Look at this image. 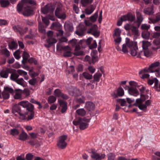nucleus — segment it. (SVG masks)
<instances>
[{"label": "nucleus", "mask_w": 160, "mask_h": 160, "mask_svg": "<svg viewBox=\"0 0 160 160\" xmlns=\"http://www.w3.org/2000/svg\"><path fill=\"white\" fill-rule=\"evenodd\" d=\"M36 4L34 0H22L21 2L17 5V11L19 12L22 11L24 16L28 17L32 15L33 12L32 8L29 5L35 6Z\"/></svg>", "instance_id": "f257e3e1"}, {"label": "nucleus", "mask_w": 160, "mask_h": 160, "mask_svg": "<svg viewBox=\"0 0 160 160\" xmlns=\"http://www.w3.org/2000/svg\"><path fill=\"white\" fill-rule=\"evenodd\" d=\"M136 15L137 19V22H135V23L137 24L136 27H135L133 25L130 24H126L124 26V28L127 31H129L131 30L132 34L134 35V39H136L138 37L139 35L138 33V28L141 22H142L143 18L142 14L139 12H137Z\"/></svg>", "instance_id": "f03ea898"}, {"label": "nucleus", "mask_w": 160, "mask_h": 160, "mask_svg": "<svg viewBox=\"0 0 160 160\" xmlns=\"http://www.w3.org/2000/svg\"><path fill=\"white\" fill-rule=\"evenodd\" d=\"M19 104L24 108H26L27 110L30 112V115L28 116V120L32 119L34 117V105L32 104L28 101H23L20 102Z\"/></svg>", "instance_id": "7ed1b4c3"}, {"label": "nucleus", "mask_w": 160, "mask_h": 160, "mask_svg": "<svg viewBox=\"0 0 160 160\" xmlns=\"http://www.w3.org/2000/svg\"><path fill=\"white\" fill-rule=\"evenodd\" d=\"M126 42L127 46L130 48L131 54L132 56H135L137 55L138 48L136 42L131 41L128 38L126 39Z\"/></svg>", "instance_id": "20e7f679"}, {"label": "nucleus", "mask_w": 160, "mask_h": 160, "mask_svg": "<svg viewBox=\"0 0 160 160\" xmlns=\"http://www.w3.org/2000/svg\"><path fill=\"white\" fill-rule=\"evenodd\" d=\"M72 44L73 47L75 46L74 52V54L76 56L82 55L83 54V52L81 51H80L81 49V47L79 45H77L78 43L76 39H72L69 41Z\"/></svg>", "instance_id": "39448f33"}, {"label": "nucleus", "mask_w": 160, "mask_h": 160, "mask_svg": "<svg viewBox=\"0 0 160 160\" xmlns=\"http://www.w3.org/2000/svg\"><path fill=\"white\" fill-rule=\"evenodd\" d=\"M57 50L60 49L64 51V52L63 53L64 57H70L72 55L71 49L68 46H60L59 44H58L57 46Z\"/></svg>", "instance_id": "423d86ee"}, {"label": "nucleus", "mask_w": 160, "mask_h": 160, "mask_svg": "<svg viewBox=\"0 0 160 160\" xmlns=\"http://www.w3.org/2000/svg\"><path fill=\"white\" fill-rule=\"evenodd\" d=\"M67 138V136L66 135H63L59 137L57 144L58 147L62 149L65 148L67 145V143L66 142Z\"/></svg>", "instance_id": "0eeeda50"}, {"label": "nucleus", "mask_w": 160, "mask_h": 160, "mask_svg": "<svg viewBox=\"0 0 160 160\" xmlns=\"http://www.w3.org/2000/svg\"><path fill=\"white\" fill-rule=\"evenodd\" d=\"M19 103L18 105H15L12 108V112L15 115L17 116V114L15 113L17 112L19 115L20 116H22L24 119H25L26 116L28 114V112H26L24 113H21V108L19 106Z\"/></svg>", "instance_id": "6e6552de"}, {"label": "nucleus", "mask_w": 160, "mask_h": 160, "mask_svg": "<svg viewBox=\"0 0 160 160\" xmlns=\"http://www.w3.org/2000/svg\"><path fill=\"white\" fill-rule=\"evenodd\" d=\"M12 29L16 32H18L21 35H22L26 33L28 29L27 27L23 28L19 25H13Z\"/></svg>", "instance_id": "1a4fd4ad"}, {"label": "nucleus", "mask_w": 160, "mask_h": 160, "mask_svg": "<svg viewBox=\"0 0 160 160\" xmlns=\"http://www.w3.org/2000/svg\"><path fill=\"white\" fill-rule=\"evenodd\" d=\"M160 63L158 61L154 62L152 63L150 66L149 68H147L149 71V72L151 73L153 72H158L160 70L158 69H156V68L159 66Z\"/></svg>", "instance_id": "9d476101"}, {"label": "nucleus", "mask_w": 160, "mask_h": 160, "mask_svg": "<svg viewBox=\"0 0 160 160\" xmlns=\"http://www.w3.org/2000/svg\"><path fill=\"white\" fill-rule=\"evenodd\" d=\"M55 13L56 16L58 18L64 19L66 18V15L65 13L60 8H57L56 9Z\"/></svg>", "instance_id": "9b49d317"}, {"label": "nucleus", "mask_w": 160, "mask_h": 160, "mask_svg": "<svg viewBox=\"0 0 160 160\" xmlns=\"http://www.w3.org/2000/svg\"><path fill=\"white\" fill-rule=\"evenodd\" d=\"M54 8L51 4H48L42 8L41 11L43 13H47L49 12L52 13L53 12Z\"/></svg>", "instance_id": "f8f14e48"}, {"label": "nucleus", "mask_w": 160, "mask_h": 160, "mask_svg": "<svg viewBox=\"0 0 160 160\" xmlns=\"http://www.w3.org/2000/svg\"><path fill=\"white\" fill-rule=\"evenodd\" d=\"M92 154L91 155V157L92 159H95V160H101L104 159L105 157V155L104 154H100L95 152L93 150H92Z\"/></svg>", "instance_id": "ddd939ff"}, {"label": "nucleus", "mask_w": 160, "mask_h": 160, "mask_svg": "<svg viewBox=\"0 0 160 160\" xmlns=\"http://www.w3.org/2000/svg\"><path fill=\"white\" fill-rule=\"evenodd\" d=\"M122 87L125 89L128 90V92L130 95H133L134 96H137L139 95L138 92L136 88L132 87L129 88L128 86L124 87L122 86Z\"/></svg>", "instance_id": "4468645a"}, {"label": "nucleus", "mask_w": 160, "mask_h": 160, "mask_svg": "<svg viewBox=\"0 0 160 160\" xmlns=\"http://www.w3.org/2000/svg\"><path fill=\"white\" fill-rule=\"evenodd\" d=\"M150 72L147 69V68L142 70L139 72V77L142 79L148 78H149L150 75L147 73Z\"/></svg>", "instance_id": "2eb2a0df"}, {"label": "nucleus", "mask_w": 160, "mask_h": 160, "mask_svg": "<svg viewBox=\"0 0 160 160\" xmlns=\"http://www.w3.org/2000/svg\"><path fill=\"white\" fill-rule=\"evenodd\" d=\"M121 19L125 21L128 20L130 22L133 21L135 19V16L133 15L131 13H128L126 15L121 17Z\"/></svg>", "instance_id": "dca6fc26"}, {"label": "nucleus", "mask_w": 160, "mask_h": 160, "mask_svg": "<svg viewBox=\"0 0 160 160\" xmlns=\"http://www.w3.org/2000/svg\"><path fill=\"white\" fill-rule=\"evenodd\" d=\"M59 101L60 106L61 108V112L62 113H64L66 111L67 109V102L62 99L60 100Z\"/></svg>", "instance_id": "f3484780"}, {"label": "nucleus", "mask_w": 160, "mask_h": 160, "mask_svg": "<svg viewBox=\"0 0 160 160\" xmlns=\"http://www.w3.org/2000/svg\"><path fill=\"white\" fill-rule=\"evenodd\" d=\"M52 26L55 28H58L57 30L58 31V33H57V35L58 36H62L63 34V31L60 26V24H58L56 23H53L52 24Z\"/></svg>", "instance_id": "a211bd4d"}, {"label": "nucleus", "mask_w": 160, "mask_h": 160, "mask_svg": "<svg viewBox=\"0 0 160 160\" xmlns=\"http://www.w3.org/2000/svg\"><path fill=\"white\" fill-rule=\"evenodd\" d=\"M95 107V105L92 102L88 101L86 102L85 108L88 111H93L94 110Z\"/></svg>", "instance_id": "6ab92c4d"}, {"label": "nucleus", "mask_w": 160, "mask_h": 160, "mask_svg": "<svg viewBox=\"0 0 160 160\" xmlns=\"http://www.w3.org/2000/svg\"><path fill=\"white\" fill-rule=\"evenodd\" d=\"M47 44H45L44 46L47 48H49L53 45V43L57 42V40L54 38H48L47 40Z\"/></svg>", "instance_id": "aec40b11"}, {"label": "nucleus", "mask_w": 160, "mask_h": 160, "mask_svg": "<svg viewBox=\"0 0 160 160\" xmlns=\"http://www.w3.org/2000/svg\"><path fill=\"white\" fill-rule=\"evenodd\" d=\"M29 54L25 51H24L22 53L23 60L22 61V63L23 66L25 65L26 62L28 59L29 57Z\"/></svg>", "instance_id": "412c9836"}, {"label": "nucleus", "mask_w": 160, "mask_h": 160, "mask_svg": "<svg viewBox=\"0 0 160 160\" xmlns=\"http://www.w3.org/2000/svg\"><path fill=\"white\" fill-rule=\"evenodd\" d=\"M154 29L157 32L152 33L151 35L152 37L157 38L160 36V26H156Z\"/></svg>", "instance_id": "4be33fe9"}, {"label": "nucleus", "mask_w": 160, "mask_h": 160, "mask_svg": "<svg viewBox=\"0 0 160 160\" xmlns=\"http://www.w3.org/2000/svg\"><path fill=\"white\" fill-rule=\"evenodd\" d=\"M144 13L148 15H152L154 13L153 8L152 7L147 8L144 9Z\"/></svg>", "instance_id": "5701e85b"}, {"label": "nucleus", "mask_w": 160, "mask_h": 160, "mask_svg": "<svg viewBox=\"0 0 160 160\" xmlns=\"http://www.w3.org/2000/svg\"><path fill=\"white\" fill-rule=\"evenodd\" d=\"M95 8V7L93 5H91L88 8L85 9V13L88 15L91 14L92 13Z\"/></svg>", "instance_id": "b1692460"}, {"label": "nucleus", "mask_w": 160, "mask_h": 160, "mask_svg": "<svg viewBox=\"0 0 160 160\" xmlns=\"http://www.w3.org/2000/svg\"><path fill=\"white\" fill-rule=\"evenodd\" d=\"M86 28L84 26L79 27V29L75 32V33L79 36L83 35L84 32L85 31Z\"/></svg>", "instance_id": "393cba45"}, {"label": "nucleus", "mask_w": 160, "mask_h": 160, "mask_svg": "<svg viewBox=\"0 0 160 160\" xmlns=\"http://www.w3.org/2000/svg\"><path fill=\"white\" fill-rule=\"evenodd\" d=\"M76 113L78 116H84L86 114V111L83 108H80L76 110Z\"/></svg>", "instance_id": "a878e982"}, {"label": "nucleus", "mask_w": 160, "mask_h": 160, "mask_svg": "<svg viewBox=\"0 0 160 160\" xmlns=\"http://www.w3.org/2000/svg\"><path fill=\"white\" fill-rule=\"evenodd\" d=\"M151 21L153 23H155L160 21V13H156L155 18L150 19Z\"/></svg>", "instance_id": "bb28decb"}, {"label": "nucleus", "mask_w": 160, "mask_h": 160, "mask_svg": "<svg viewBox=\"0 0 160 160\" xmlns=\"http://www.w3.org/2000/svg\"><path fill=\"white\" fill-rule=\"evenodd\" d=\"M64 28L66 30L71 32L72 31L73 28L72 25L70 23H66L64 25Z\"/></svg>", "instance_id": "cd10ccee"}, {"label": "nucleus", "mask_w": 160, "mask_h": 160, "mask_svg": "<svg viewBox=\"0 0 160 160\" xmlns=\"http://www.w3.org/2000/svg\"><path fill=\"white\" fill-rule=\"evenodd\" d=\"M98 16V11L96 12L91 17H89V20L92 22H94L97 20Z\"/></svg>", "instance_id": "c85d7f7f"}, {"label": "nucleus", "mask_w": 160, "mask_h": 160, "mask_svg": "<svg viewBox=\"0 0 160 160\" xmlns=\"http://www.w3.org/2000/svg\"><path fill=\"white\" fill-rule=\"evenodd\" d=\"M153 42L155 45L157 46L156 48H153L154 50H157V49L160 48V38L155 39L153 41Z\"/></svg>", "instance_id": "c756f323"}, {"label": "nucleus", "mask_w": 160, "mask_h": 160, "mask_svg": "<svg viewBox=\"0 0 160 160\" xmlns=\"http://www.w3.org/2000/svg\"><path fill=\"white\" fill-rule=\"evenodd\" d=\"M8 46L10 49L13 50V49H16V48L18 46V45L17 43L15 41H12L9 43Z\"/></svg>", "instance_id": "7c9ffc66"}, {"label": "nucleus", "mask_w": 160, "mask_h": 160, "mask_svg": "<svg viewBox=\"0 0 160 160\" xmlns=\"http://www.w3.org/2000/svg\"><path fill=\"white\" fill-rule=\"evenodd\" d=\"M9 97V94L8 92H3L2 94L0 93V99H7Z\"/></svg>", "instance_id": "2f4dec72"}, {"label": "nucleus", "mask_w": 160, "mask_h": 160, "mask_svg": "<svg viewBox=\"0 0 160 160\" xmlns=\"http://www.w3.org/2000/svg\"><path fill=\"white\" fill-rule=\"evenodd\" d=\"M19 77V75L18 72H14L11 73V76H10V79L12 81H15Z\"/></svg>", "instance_id": "473e14b6"}, {"label": "nucleus", "mask_w": 160, "mask_h": 160, "mask_svg": "<svg viewBox=\"0 0 160 160\" xmlns=\"http://www.w3.org/2000/svg\"><path fill=\"white\" fill-rule=\"evenodd\" d=\"M150 35V32L148 31H142L141 35L143 38L148 39L149 38Z\"/></svg>", "instance_id": "72a5a7b5"}, {"label": "nucleus", "mask_w": 160, "mask_h": 160, "mask_svg": "<svg viewBox=\"0 0 160 160\" xmlns=\"http://www.w3.org/2000/svg\"><path fill=\"white\" fill-rule=\"evenodd\" d=\"M54 94L56 98H59L62 96L63 93L59 89H56L54 91Z\"/></svg>", "instance_id": "f704fd0d"}, {"label": "nucleus", "mask_w": 160, "mask_h": 160, "mask_svg": "<svg viewBox=\"0 0 160 160\" xmlns=\"http://www.w3.org/2000/svg\"><path fill=\"white\" fill-rule=\"evenodd\" d=\"M150 43L149 42L146 41H142V47L143 50L148 49V47L150 46Z\"/></svg>", "instance_id": "c9c22d12"}, {"label": "nucleus", "mask_w": 160, "mask_h": 160, "mask_svg": "<svg viewBox=\"0 0 160 160\" xmlns=\"http://www.w3.org/2000/svg\"><path fill=\"white\" fill-rule=\"evenodd\" d=\"M92 40V38H88L87 40H81L79 42V44H82L83 42H86L88 45H89L91 44V41Z\"/></svg>", "instance_id": "e433bc0d"}, {"label": "nucleus", "mask_w": 160, "mask_h": 160, "mask_svg": "<svg viewBox=\"0 0 160 160\" xmlns=\"http://www.w3.org/2000/svg\"><path fill=\"white\" fill-rule=\"evenodd\" d=\"M27 135L25 132H22L19 135V139L20 140L25 141L27 138Z\"/></svg>", "instance_id": "4c0bfd02"}, {"label": "nucleus", "mask_w": 160, "mask_h": 160, "mask_svg": "<svg viewBox=\"0 0 160 160\" xmlns=\"http://www.w3.org/2000/svg\"><path fill=\"white\" fill-rule=\"evenodd\" d=\"M57 98L55 96L51 95L48 98V102L49 104L55 102Z\"/></svg>", "instance_id": "58836bf2"}, {"label": "nucleus", "mask_w": 160, "mask_h": 160, "mask_svg": "<svg viewBox=\"0 0 160 160\" xmlns=\"http://www.w3.org/2000/svg\"><path fill=\"white\" fill-rule=\"evenodd\" d=\"M0 3L2 7L6 8L8 6L9 2L7 0H1Z\"/></svg>", "instance_id": "ea45409f"}, {"label": "nucleus", "mask_w": 160, "mask_h": 160, "mask_svg": "<svg viewBox=\"0 0 160 160\" xmlns=\"http://www.w3.org/2000/svg\"><path fill=\"white\" fill-rule=\"evenodd\" d=\"M117 94L118 96L122 97L124 95V92L123 89L120 87L117 90Z\"/></svg>", "instance_id": "a19ab883"}, {"label": "nucleus", "mask_w": 160, "mask_h": 160, "mask_svg": "<svg viewBox=\"0 0 160 160\" xmlns=\"http://www.w3.org/2000/svg\"><path fill=\"white\" fill-rule=\"evenodd\" d=\"M82 76L83 77L87 79L90 80L92 78V75L90 74L88 72H84L82 73Z\"/></svg>", "instance_id": "79ce46f5"}, {"label": "nucleus", "mask_w": 160, "mask_h": 160, "mask_svg": "<svg viewBox=\"0 0 160 160\" xmlns=\"http://www.w3.org/2000/svg\"><path fill=\"white\" fill-rule=\"evenodd\" d=\"M9 72L8 70L7 71H2L0 73V75L2 78H7L8 76Z\"/></svg>", "instance_id": "37998d69"}, {"label": "nucleus", "mask_w": 160, "mask_h": 160, "mask_svg": "<svg viewBox=\"0 0 160 160\" xmlns=\"http://www.w3.org/2000/svg\"><path fill=\"white\" fill-rule=\"evenodd\" d=\"M88 124L87 123L81 122L79 126V128L80 129L84 130L87 128L88 127Z\"/></svg>", "instance_id": "c03bdc74"}, {"label": "nucleus", "mask_w": 160, "mask_h": 160, "mask_svg": "<svg viewBox=\"0 0 160 160\" xmlns=\"http://www.w3.org/2000/svg\"><path fill=\"white\" fill-rule=\"evenodd\" d=\"M19 133L18 130L16 128H13L10 130V134L13 136L18 135Z\"/></svg>", "instance_id": "a18cd8bd"}, {"label": "nucleus", "mask_w": 160, "mask_h": 160, "mask_svg": "<svg viewBox=\"0 0 160 160\" xmlns=\"http://www.w3.org/2000/svg\"><path fill=\"white\" fill-rule=\"evenodd\" d=\"M143 53L144 55L147 57H150L152 54V52L148 49L143 50Z\"/></svg>", "instance_id": "49530a36"}, {"label": "nucleus", "mask_w": 160, "mask_h": 160, "mask_svg": "<svg viewBox=\"0 0 160 160\" xmlns=\"http://www.w3.org/2000/svg\"><path fill=\"white\" fill-rule=\"evenodd\" d=\"M114 33L113 35L114 38L115 37H120L121 32L120 29L118 28H116L114 30Z\"/></svg>", "instance_id": "de8ad7c7"}, {"label": "nucleus", "mask_w": 160, "mask_h": 160, "mask_svg": "<svg viewBox=\"0 0 160 160\" xmlns=\"http://www.w3.org/2000/svg\"><path fill=\"white\" fill-rule=\"evenodd\" d=\"M102 77V74L100 73L95 74L93 76V79L94 81L98 82L100 80V78Z\"/></svg>", "instance_id": "09e8293b"}, {"label": "nucleus", "mask_w": 160, "mask_h": 160, "mask_svg": "<svg viewBox=\"0 0 160 160\" xmlns=\"http://www.w3.org/2000/svg\"><path fill=\"white\" fill-rule=\"evenodd\" d=\"M155 90L158 92H160V81L156 80L155 82Z\"/></svg>", "instance_id": "8fccbe9b"}, {"label": "nucleus", "mask_w": 160, "mask_h": 160, "mask_svg": "<svg viewBox=\"0 0 160 160\" xmlns=\"http://www.w3.org/2000/svg\"><path fill=\"white\" fill-rule=\"evenodd\" d=\"M38 29L42 33H43L45 32V29L42 23L39 22L38 24Z\"/></svg>", "instance_id": "3c124183"}, {"label": "nucleus", "mask_w": 160, "mask_h": 160, "mask_svg": "<svg viewBox=\"0 0 160 160\" xmlns=\"http://www.w3.org/2000/svg\"><path fill=\"white\" fill-rule=\"evenodd\" d=\"M144 101V99L142 100L141 98H138L136 100V102L133 105L135 106L138 107L139 105L142 104L143 102Z\"/></svg>", "instance_id": "603ef678"}, {"label": "nucleus", "mask_w": 160, "mask_h": 160, "mask_svg": "<svg viewBox=\"0 0 160 160\" xmlns=\"http://www.w3.org/2000/svg\"><path fill=\"white\" fill-rule=\"evenodd\" d=\"M26 22L27 24L30 26H33L35 24V22L34 20L30 19L26 20Z\"/></svg>", "instance_id": "864d4df0"}, {"label": "nucleus", "mask_w": 160, "mask_h": 160, "mask_svg": "<svg viewBox=\"0 0 160 160\" xmlns=\"http://www.w3.org/2000/svg\"><path fill=\"white\" fill-rule=\"evenodd\" d=\"M156 80H158L156 78H154L152 79H149L148 80V84L149 85H152L154 83V88H155V82Z\"/></svg>", "instance_id": "5fc2aeb1"}, {"label": "nucleus", "mask_w": 160, "mask_h": 160, "mask_svg": "<svg viewBox=\"0 0 160 160\" xmlns=\"http://www.w3.org/2000/svg\"><path fill=\"white\" fill-rule=\"evenodd\" d=\"M2 53L6 57H8L10 56L9 52L6 48L2 49Z\"/></svg>", "instance_id": "6e6d98bb"}, {"label": "nucleus", "mask_w": 160, "mask_h": 160, "mask_svg": "<svg viewBox=\"0 0 160 160\" xmlns=\"http://www.w3.org/2000/svg\"><path fill=\"white\" fill-rule=\"evenodd\" d=\"M30 102L32 103L38 105V106H39V107H38V108L41 109L42 108V106L41 105L40 103L39 102H38L35 99H32L31 100Z\"/></svg>", "instance_id": "4d7b16f0"}, {"label": "nucleus", "mask_w": 160, "mask_h": 160, "mask_svg": "<svg viewBox=\"0 0 160 160\" xmlns=\"http://www.w3.org/2000/svg\"><path fill=\"white\" fill-rule=\"evenodd\" d=\"M76 101L77 102L79 103L80 104H83L85 103V99L84 98L82 97L78 98L76 99Z\"/></svg>", "instance_id": "13d9d810"}, {"label": "nucleus", "mask_w": 160, "mask_h": 160, "mask_svg": "<svg viewBox=\"0 0 160 160\" xmlns=\"http://www.w3.org/2000/svg\"><path fill=\"white\" fill-rule=\"evenodd\" d=\"M98 30V26L96 24H93L89 29V32L91 33Z\"/></svg>", "instance_id": "bf43d9fd"}, {"label": "nucleus", "mask_w": 160, "mask_h": 160, "mask_svg": "<svg viewBox=\"0 0 160 160\" xmlns=\"http://www.w3.org/2000/svg\"><path fill=\"white\" fill-rule=\"evenodd\" d=\"M81 122H82V118H79L77 121H73L72 123L75 126L80 125Z\"/></svg>", "instance_id": "052dcab7"}, {"label": "nucleus", "mask_w": 160, "mask_h": 160, "mask_svg": "<svg viewBox=\"0 0 160 160\" xmlns=\"http://www.w3.org/2000/svg\"><path fill=\"white\" fill-rule=\"evenodd\" d=\"M28 62L30 63H34L36 65L37 64V61L36 59L33 58H29L28 60Z\"/></svg>", "instance_id": "680f3d73"}, {"label": "nucleus", "mask_w": 160, "mask_h": 160, "mask_svg": "<svg viewBox=\"0 0 160 160\" xmlns=\"http://www.w3.org/2000/svg\"><path fill=\"white\" fill-rule=\"evenodd\" d=\"M17 72L18 74L20 75L24 76L27 75V72L22 70L18 69Z\"/></svg>", "instance_id": "e2e57ef3"}, {"label": "nucleus", "mask_w": 160, "mask_h": 160, "mask_svg": "<svg viewBox=\"0 0 160 160\" xmlns=\"http://www.w3.org/2000/svg\"><path fill=\"white\" fill-rule=\"evenodd\" d=\"M150 27L149 25H148L147 24H144L141 25V29L142 31H147L149 29Z\"/></svg>", "instance_id": "0e129e2a"}, {"label": "nucleus", "mask_w": 160, "mask_h": 160, "mask_svg": "<svg viewBox=\"0 0 160 160\" xmlns=\"http://www.w3.org/2000/svg\"><path fill=\"white\" fill-rule=\"evenodd\" d=\"M118 102H120L121 105L122 106H124L125 105L126 103V101L124 99H118L117 100Z\"/></svg>", "instance_id": "69168bd1"}, {"label": "nucleus", "mask_w": 160, "mask_h": 160, "mask_svg": "<svg viewBox=\"0 0 160 160\" xmlns=\"http://www.w3.org/2000/svg\"><path fill=\"white\" fill-rule=\"evenodd\" d=\"M33 155L31 153H28L26 155L25 158L27 160H32Z\"/></svg>", "instance_id": "338daca9"}, {"label": "nucleus", "mask_w": 160, "mask_h": 160, "mask_svg": "<svg viewBox=\"0 0 160 160\" xmlns=\"http://www.w3.org/2000/svg\"><path fill=\"white\" fill-rule=\"evenodd\" d=\"M108 157V160H114L115 155L112 153H109L107 155Z\"/></svg>", "instance_id": "774afa93"}]
</instances>
